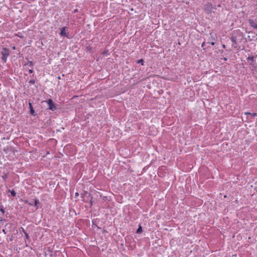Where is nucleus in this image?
Returning <instances> with one entry per match:
<instances>
[{"instance_id": "b1692460", "label": "nucleus", "mask_w": 257, "mask_h": 257, "mask_svg": "<svg viewBox=\"0 0 257 257\" xmlns=\"http://www.w3.org/2000/svg\"><path fill=\"white\" fill-rule=\"evenodd\" d=\"M223 59L224 60V61H227V59L226 58V57H224L223 58Z\"/></svg>"}, {"instance_id": "412c9836", "label": "nucleus", "mask_w": 257, "mask_h": 257, "mask_svg": "<svg viewBox=\"0 0 257 257\" xmlns=\"http://www.w3.org/2000/svg\"><path fill=\"white\" fill-rule=\"evenodd\" d=\"M25 235H26V238H28V237H29L28 234L27 233L25 232Z\"/></svg>"}, {"instance_id": "1a4fd4ad", "label": "nucleus", "mask_w": 257, "mask_h": 257, "mask_svg": "<svg viewBox=\"0 0 257 257\" xmlns=\"http://www.w3.org/2000/svg\"><path fill=\"white\" fill-rule=\"evenodd\" d=\"M246 59L249 61V63H255V57L254 56H249Z\"/></svg>"}, {"instance_id": "cd10ccee", "label": "nucleus", "mask_w": 257, "mask_h": 257, "mask_svg": "<svg viewBox=\"0 0 257 257\" xmlns=\"http://www.w3.org/2000/svg\"><path fill=\"white\" fill-rule=\"evenodd\" d=\"M217 7H221V5H220V4H218V5H217Z\"/></svg>"}, {"instance_id": "9b49d317", "label": "nucleus", "mask_w": 257, "mask_h": 257, "mask_svg": "<svg viewBox=\"0 0 257 257\" xmlns=\"http://www.w3.org/2000/svg\"><path fill=\"white\" fill-rule=\"evenodd\" d=\"M144 60L143 59L138 60L137 61V63H140L142 65H144Z\"/></svg>"}, {"instance_id": "f3484780", "label": "nucleus", "mask_w": 257, "mask_h": 257, "mask_svg": "<svg viewBox=\"0 0 257 257\" xmlns=\"http://www.w3.org/2000/svg\"><path fill=\"white\" fill-rule=\"evenodd\" d=\"M29 73H32L33 72V69H29Z\"/></svg>"}, {"instance_id": "7c9ffc66", "label": "nucleus", "mask_w": 257, "mask_h": 257, "mask_svg": "<svg viewBox=\"0 0 257 257\" xmlns=\"http://www.w3.org/2000/svg\"><path fill=\"white\" fill-rule=\"evenodd\" d=\"M58 79H61V77H60V76L58 77Z\"/></svg>"}, {"instance_id": "c756f323", "label": "nucleus", "mask_w": 257, "mask_h": 257, "mask_svg": "<svg viewBox=\"0 0 257 257\" xmlns=\"http://www.w3.org/2000/svg\"><path fill=\"white\" fill-rule=\"evenodd\" d=\"M11 194L13 195V196H15V195H16V194H15V193Z\"/></svg>"}, {"instance_id": "dca6fc26", "label": "nucleus", "mask_w": 257, "mask_h": 257, "mask_svg": "<svg viewBox=\"0 0 257 257\" xmlns=\"http://www.w3.org/2000/svg\"><path fill=\"white\" fill-rule=\"evenodd\" d=\"M142 231V229L141 226H139V228L137 230V233H140Z\"/></svg>"}, {"instance_id": "39448f33", "label": "nucleus", "mask_w": 257, "mask_h": 257, "mask_svg": "<svg viewBox=\"0 0 257 257\" xmlns=\"http://www.w3.org/2000/svg\"><path fill=\"white\" fill-rule=\"evenodd\" d=\"M230 40L232 42V46L234 48H237L238 49V45L236 42V37L232 36L230 38Z\"/></svg>"}, {"instance_id": "423d86ee", "label": "nucleus", "mask_w": 257, "mask_h": 257, "mask_svg": "<svg viewBox=\"0 0 257 257\" xmlns=\"http://www.w3.org/2000/svg\"><path fill=\"white\" fill-rule=\"evenodd\" d=\"M29 108L30 109V113L34 116L36 115L35 111L32 106V104L30 102V100L29 102Z\"/></svg>"}, {"instance_id": "ddd939ff", "label": "nucleus", "mask_w": 257, "mask_h": 257, "mask_svg": "<svg viewBox=\"0 0 257 257\" xmlns=\"http://www.w3.org/2000/svg\"><path fill=\"white\" fill-rule=\"evenodd\" d=\"M250 118H252L255 116H257V113H251Z\"/></svg>"}, {"instance_id": "0eeeda50", "label": "nucleus", "mask_w": 257, "mask_h": 257, "mask_svg": "<svg viewBox=\"0 0 257 257\" xmlns=\"http://www.w3.org/2000/svg\"><path fill=\"white\" fill-rule=\"evenodd\" d=\"M249 23L250 26L255 29H257V23L253 20H249Z\"/></svg>"}, {"instance_id": "f8f14e48", "label": "nucleus", "mask_w": 257, "mask_h": 257, "mask_svg": "<svg viewBox=\"0 0 257 257\" xmlns=\"http://www.w3.org/2000/svg\"><path fill=\"white\" fill-rule=\"evenodd\" d=\"M39 204V201L38 199H35L34 202V205L37 208L38 205Z\"/></svg>"}, {"instance_id": "6e6552de", "label": "nucleus", "mask_w": 257, "mask_h": 257, "mask_svg": "<svg viewBox=\"0 0 257 257\" xmlns=\"http://www.w3.org/2000/svg\"><path fill=\"white\" fill-rule=\"evenodd\" d=\"M249 64L252 67V70L254 71L256 73L257 75V63H249Z\"/></svg>"}, {"instance_id": "4be33fe9", "label": "nucleus", "mask_w": 257, "mask_h": 257, "mask_svg": "<svg viewBox=\"0 0 257 257\" xmlns=\"http://www.w3.org/2000/svg\"><path fill=\"white\" fill-rule=\"evenodd\" d=\"M77 12H78V10H77V9H75V10H74V12L75 13H77Z\"/></svg>"}, {"instance_id": "f03ea898", "label": "nucleus", "mask_w": 257, "mask_h": 257, "mask_svg": "<svg viewBox=\"0 0 257 257\" xmlns=\"http://www.w3.org/2000/svg\"><path fill=\"white\" fill-rule=\"evenodd\" d=\"M10 52L9 49L4 48L2 51V60L4 63H6L7 61V58L10 55Z\"/></svg>"}, {"instance_id": "7ed1b4c3", "label": "nucleus", "mask_w": 257, "mask_h": 257, "mask_svg": "<svg viewBox=\"0 0 257 257\" xmlns=\"http://www.w3.org/2000/svg\"><path fill=\"white\" fill-rule=\"evenodd\" d=\"M45 102L48 104V109L49 110L54 111L57 109V104L54 103L51 99H49L45 101Z\"/></svg>"}, {"instance_id": "a878e982", "label": "nucleus", "mask_w": 257, "mask_h": 257, "mask_svg": "<svg viewBox=\"0 0 257 257\" xmlns=\"http://www.w3.org/2000/svg\"><path fill=\"white\" fill-rule=\"evenodd\" d=\"M1 211L3 213H4V210L3 209H1Z\"/></svg>"}, {"instance_id": "473e14b6", "label": "nucleus", "mask_w": 257, "mask_h": 257, "mask_svg": "<svg viewBox=\"0 0 257 257\" xmlns=\"http://www.w3.org/2000/svg\"><path fill=\"white\" fill-rule=\"evenodd\" d=\"M19 37H20V38H22V37H23L22 36H21V35H20V36H19Z\"/></svg>"}, {"instance_id": "20e7f679", "label": "nucleus", "mask_w": 257, "mask_h": 257, "mask_svg": "<svg viewBox=\"0 0 257 257\" xmlns=\"http://www.w3.org/2000/svg\"><path fill=\"white\" fill-rule=\"evenodd\" d=\"M66 29H68L66 27H64L61 28L60 35L62 37H65L69 38V33L66 32Z\"/></svg>"}, {"instance_id": "9d476101", "label": "nucleus", "mask_w": 257, "mask_h": 257, "mask_svg": "<svg viewBox=\"0 0 257 257\" xmlns=\"http://www.w3.org/2000/svg\"><path fill=\"white\" fill-rule=\"evenodd\" d=\"M27 65L29 67L33 69L34 63L32 61H29L27 64H25V65Z\"/></svg>"}, {"instance_id": "c85d7f7f", "label": "nucleus", "mask_w": 257, "mask_h": 257, "mask_svg": "<svg viewBox=\"0 0 257 257\" xmlns=\"http://www.w3.org/2000/svg\"><path fill=\"white\" fill-rule=\"evenodd\" d=\"M13 50H15V49H16V47H15V46H14V47H13Z\"/></svg>"}, {"instance_id": "72a5a7b5", "label": "nucleus", "mask_w": 257, "mask_h": 257, "mask_svg": "<svg viewBox=\"0 0 257 257\" xmlns=\"http://www.w3.org/2000/svg\"><path fill=\"white\" fill-rule=\"evenodd\" d=\"M76 196H78L79 195L78 193L76 194Z\"/></svg>"}, {"instance_id": "4468645a", "label": "nucleus", "mask_w": 257, "mask_h": 257, "mask_svg": "<svg viewBox=\"0 0 257 257\" xmlns=\"http://www.w3.org/2000/svg\"><path fill=\"white\" fill-rule=\"evenodd\" d=\"M35 80L34 79H31L29 81V83L31 85V84H35Z\"/></svg>"}, {"instance_id": "f257e3e1", "label": "nucleus", "mask_w": 257, "mask_h": 257, "mask_svg": "<svg viewBox=\"0 0 257 257\" xmlns=\"http://www.w3.org/2000/svg\"><path fill=\"white\" fill-rule=\"evenodd\" d=\"M216 6H213L210 3L204 5V10L206 14L209 15L213 12V10H216Z\"/></svg>"}, {"instance_id": "bb28decb", "label": "nucleus", "mask_w": 257, "mask_h": 257, "mask_svg": "<svg viewBox=\"0 0 257 257\" xmlns=\"http://www.w3.org/2000/svg\"><path fill=\"white\" fill-rule=\"evenodd\" d=\"M3 231L5 233V234H6V231H5V229H3Z\"/></svg>"}, {"instance_id": "a211bd4d", "label": "nucleus", "mask_w": 257, "mask_h": 257, "mask_svg": "<svg viewBox=\"0 0 257 257\" xmlns=\"http://www.w3.org/2000/svg\"><path fill=\"white\" fill-rule=\"evenodd\" d=\"M244 114H245V115H250L251 113H250V112H244Z\"/></svg>"}, {"instance_id": "2f4dec72", "label": "nucleus", "mask_w": 257, "mask_h": 257, "mask_svg": "<svg viewBox=\"0 0 257 257\" xmlns=\"http://www.w3.org/2000/svg\"><path fill=\"white\" fill-rule=\"evenodd\" d=\"M19 37H20V38H22V37H23L22 36H21V35H20V36H19Z\"/></svg>"}, {"instance_id": "5701e85b", "label": "nucleus", "mask_w": 257, "mask_h": 257, "mask_svg": "<svg viewBox=\"0 0 257 257\" xmlns=\"http://www.w3.org/2000/svg\"><path fill=\"white\" fill-rule=\"evenodd\" d=\"M210 44L212 45H214L215 44V43L213 42H212L210 43Z\"/></svg>"}, {"instance_id": "2eb2a0df", "label": "nucleus", "mask_w": 257, "mask_h": 257, "mask_svg": "<svg viewBox=\"0 0 257 257\" xmlns=\"http://www.w3.org/2000/svg\"><path fill=\"white\" fill-rule=\"evenodd\" d=\"M2 178L4 180H6V178H7V174L6 173H4L2 175Z\"/></svg>"}, {"instance_id": "6ab92c4d", "label": "nucleus", "mask_w": 257, "mask_h": 257, "mask_svg": "<svg viewBox=\"0 0 257 257\" xmlns=\"http://www.w3.org/2000/svg\"><path fill=\"white\" fill-rule=\"evenodd\" d=\"M8 192H9L8 193H15L14 190L10 191V190H9Z\"/></svg>"}, {"instance_id": "393cba45", "label": "nucleus", "mask_w": 257, "mask_h": 257, "mask_svg": "<svg viewBox=\"0 0 257 257\" xmlns=\"http://www.w3.org/2000/svg\"><path fill=\"white\" fill-rule=\"evenodd\" d=\"M222 47H223V48H225V45H224V44H223V45H222Z\"/></svg>"}, {"instance_id": "aec40b11", "label": "nucleus", "mask_w": 257, "mask_h": 257, "mask_svg": "<svg viewBox=\"0 0 257 257\" xmlns=\"http://www.w3.org/2000/svg\"><path fill=\"white\" fill-rule=\"evenodd\" d=\"M205 42H203L202 44H201V47H204L205 46Z\"/></svg>"}]
</instances>
